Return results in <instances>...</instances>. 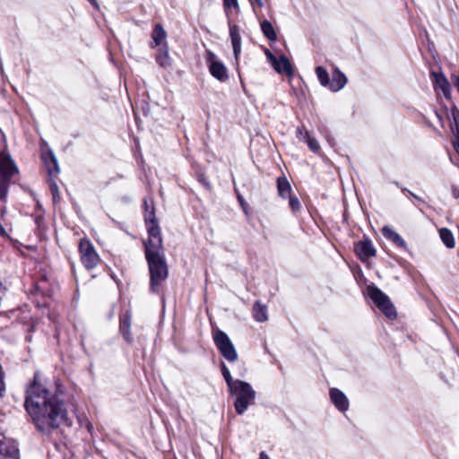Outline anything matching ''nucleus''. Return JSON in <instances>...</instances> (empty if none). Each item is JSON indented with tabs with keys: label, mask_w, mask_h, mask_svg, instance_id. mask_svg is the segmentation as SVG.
Here are the masks:
<instances>
[{
	"label": "nucleus",
	"mask_w": 459,
	"mask_h": 459,
	"mask_svg": "<svg viewBox=\"0 0 459 459\" xmlns=\"http://www.w3.org/2000/svg\"><path fill=\"white\" fill-rule=\"evenodd\" d=\"M24 407L37 429L47 434L58 429L68 418L60 394L40 383L37 375L27 388Z\"/></svg>",
	"instance_id": "nucleus-1"
},
{
	"label": "nucleus",
	"mask_w": 459,
	"mask_h": 459,
	"mask_svg": "<svg viewBox=\"0 0 459 459\" xmlns=\"http://www.w3.org/2000/svg\"><path fill=\"white\" fill-rule=\"evenodd\" d=\"M145 255L151 275V290L159 292V287L169 275L168 265L164 257L160 230L152 228L150 239L145 243Z\"/></svg>",
	"instance_id": "nucleus-2"
},
{
	"label": "nucleus",
	"mask_w": 459,
	"mask_h": 459,
	"mask_svg": "<svg viewBox=\"0 0 459 459\" xmlns=\"http://www.w3.org/2000/svg\"><path fill=\"white\" fill-rule=\"evenodd\" d=\"M230 393L235 397L234 407L238 414H243L255 398V391L251 385L242 380H236L230 388Z\"/></svg>",
	"instance_id": "nucleus-3"
},
{
	"label": "nucleus",
	"mask_w": 459,
	"mask_h": 459,
	"mask_svg": "<svg viewBox=\"0 0 459 459\" xmlns=\"http://www.w3.org/2000/svg\"><path fill=\"white\" fill-rule=\"evenodd\" d=\"M17 172V167L11 157L5 153H0V200L5 198L10 179Z\"/></svg>",
	"instance_id": "nucleus-4"
},
{
	"label": "nucleus",
	"mask_w": 459,
	"mask_h": 459,
	"mask_svg": "<svg viewBox=\"0 0 459 459\" xmlns=\"http://www.w3.org/2000/svg\"><path fill=\"white\" fill-rule=\"evenodd\" d=\"M368 297L374 301L377 307L390 319L396 317L395 307L390 299L377 287L368 286Z\"/></svg>",
	"instance_id": "nucleus-5"
},
{
	"label": "nucleus",
	"mask_w": 459,
	"mask_h": 459,
	"mask_svg": "<svg viewBox=\"0 0 459 459\" xmlns=\"http://www.w3.org/2000/svg\"><path fill=\"white\" fill-rule=\"evenodd\" d=\"M212 337L216 347L227 360L233 362L238 359L235 347L226 333L216 329L212 333Z\"/></svg>",
	"instance_id": "nucleus-6"
},
{
	"label": "nucleus",
	"mask_w": 459,
	"mask_h": 459,
	"mask_svg": "<svg viewBox=\"0 0 459 459\" xmlns=\"http://www.w3.org/2000/svg\"><path fill=\"white\" fill-rule=\"evenodd\" d=\"M79 253L82 264L88 269H93L100 262V255L96 252L92 243L82 238L79 244Z\"/></svg>",
	"instance_id": "nucleus-7"
},
{
	"label": "nucleus",
	"mask_w": 459,
	"mask_h": 459,
	"mask_svg": "<svg viewBox=\"0 0 459 459\" xmlns=\"http://www.w3.org/2000/svg\"><path fill=\"white\" fill-rule=\"evenodd\" d=\"M208 63L210 74L221 82H225L229 79L228 70L224 64L219 60L217 56L211 50L206 51L205 56Z\"/></svg>",
	"instance_id": "nucleus-8"
},
{
	"label": "nucleus",
	"mask_w": 459,
	"mask_h": 459,
	"mask_svg": "<svg viewBox=\"0 0 459 459\" xmlns=\"http://www.w3.org/2000/svg\"><path fill=\"white\" fill-rule=\"evenodd\" d=\"M264 54L277 73L285 74L288 76L293 75V68L288 57H286L284 55H281L279 58H277L269 49H265Z\"/></svg>",
	"instance_id": "nucleus-9"
},
{
	"label": "nucleus",
	"mask_w": 459,
	"mask_h": 459,
	"mask_svg": "<svg viewBox=\"0 0 459 459\" xmlns=\"http://www.w3.org/2000/svg\"><path fill=\"white\" fill-rule=\"evenodd\" d=\"M354 249L361 261H366L376 255V248L369 238H364L363 240L356 243Z\"/></svg>",
	"instance_id": "nucleus-10"
},
{
	"label": "nucleus",
	"mask_w": 459,
	"mask_h": 459,
	"mask_svg": "<svg viewBox=\"0 0 459 459\" xmlns=\"http://www.w3.org/2000/svg\"><path fill=\"white\" fill-rule=\"evenodd\" d=\"M0 459H20L16 445L11 441L0 440Z\"/></svg>",
	"instance_id": "nucleus-11"
},
{
	"label": "nucleus",
	"mask_w": 459,
	"mask_h": 459,
	"mask_svg": "<svg viewBox=\"0 0 459 459\" xmlns=\"http://www.w3.org/2000/svg\"><path fill=\"white\" fill-rule=\"evenodd\" d=\"M434 77L435 89L440 90L446 99L451 97V86L446 77L442 74L431 73Z\"/></svg>",
	"instance_id": "nucleus-12"
},
{
	"label": "nucleus",
	"mask_w": 459,
	"mask_h": 459,
	"mask_svg": "<svg viewBox=\"0 0 459 459\" xmlns=\"http://www.w3.org/2000/svg\"><path fill=\"white\" fill-rule=\"evenodd\" d=\"M330 398L338 410L345 411L349 408V401L346 395L337 388L330 390Z\"/></svg>",
	"instance_id": "nucleus-13"
},
{
	"label": "nucleus",
	"mask_w": 459,
	"mask_h": 459,
	"mask_svg": "<svg viewBox=\"0 0 459 459\" xmlns=\"http://www.w3.org/2000/svg\"><path fill=\"white\" fill-rule=\"evenodd\" d=\"M230 36L231 39L234 56L236 59H238V56L241 53V36L239 27L238 25L230 26Z\"/></svg>",
	"instance_id": "nucleus-14"
},
{
	"label": "nucleus",
	"mask_w": 459,
	"mask_h": 459,
	"mask_svg": "<svg viewBox=\"0 0 459 459\" xmlns=\"http://www.w3.org/2000/svg\"><path fill=\"white\" fill-rule=\"evenodd\" d=\"M347 83V78L338 68L334 69L333 73V80L330 83V89L333 91H338L342 89Z\"/></svg>",
	"instance_id": "nucleus-15"
},
{
	"label": "nucleus",
	"mask_w": 459,
	"mask_h": 459,
	"mask_svg": "<svg viewBox=\"0 0 459 459\" xmlns=\"http://www.w3.org/2000/svg\"><path fill=\"white\" fill-rule=\"evenodd\" d=\"M451 117L453 120L452 130L455 138L454 147L459 154V109L456 107L451 108Z\"/></svg>",
	"instance_id": "nucleus-16"
},
{
	"label": "nucleus",
	"mask_w": 459,
	"mask_h": 459,
	"mask_svg": "<svg viewBox=\"0 0 459 459\" xmlns=\"http://www.w3.org/2000/svg\"><path fill=\"white\" fill-rule=\"evenodd\" d=\"M382 232H383V235H384L385 238H386L387 239L391 240L396 246H398V247H400L402 248H406L407 247V244L403 239V238L396 231L392 230L388 226H385L382 229Z\"/></svg>",
	"instance_id": "nucleus-17"
},
{
	"label": "nucleus",
	"mask_w": 459,
	"mask_h": 459,
	"mask_svg": "<svg viewBox=\"0 0 459 459\" xmlns=\"http://www.w3.org/2000/svg\"><path fill=\"white\" fill-rule=\"evenodd\" d=\"M144 206H145V215H144V220H145V223L147 225V229H148V233L150 234V230L152 228H157L160 230L159 226H158V222H157V220H156V217H155V213H154V207L152 204H149L147 201L144 202Z\"/></svg>",
	"instance_id": "nucleus-18"
},
{
	"label": "nucleus",
	"mask_w": 459,
	"mask_h": 459,
	"mask_svg": "<svg viewBox=\"0 0 459 459\" xmlns=\"http://www.w3.org/2000/svg\"><path fill=\"white\" fill-rule=\"evenodd\" d=\"M131 327V316L126 313L120 317V331L124 335L126 341L129 343L133 342L132 333L130 332Z\"/></svg>",
	"instance_id": "nucleus-19"
},
{
	"label": "nucleus",
	"mask_w": 459,
	"mask_h": 459,
	"mask_svg": "<svg viewBox=\"0 0 459 459\" xmlns=\"http://www.w3.org/2000/svg\"><path fill=\"white\" fill-rule=\"evenodd\" d=\"M253 316L257 322H265L268 319L267 307L261 302L257 301L253 307Z\"/></svg>",
	"instance_id": "nucleus-20"
},
{
	"label": "nucleus",
	"mask_w": 459,
	"mask_h": 459,
	"mask_svg": "<svg viewBox=\"0 0 459 459\" xmlns=\"http://www.w3.org/2000/svg\"><path fill=\"white\" fill-rule=\"evenodd\" d=\"M277 189H278V193H279V195L282 198H288L289 196H290V193H291V186H290V182L287 180L286 178L282 177V178H278L277 179Z\"/></svg>",
	"instance_id": "nucleus-21"
},
{
	"label": "nucleus",
	"mask_w": 459,
	"mask_h": 459,
	"mask_svg": "<svg viewBox=\"0 0 459 459\" xmlns=\"http://www.w3.org/2000/svg\"><path fill=\"white\" fill-rule=\"evenodd\" d=\"M261 30L264 37L270 41H275L277 39L276 31L273 26V24L264 20L261 22Z\"/></svg>",
	"instance_id": "nucleus-22"
},
{
	"label": "nucleus",
	"mask_w": 459,
	"mask_h": 459,
	"mask_svg": "<svg viewBox=\"0 0 459 459\" xmlns=\"http://www.w3.org/2000/svg\"><path fill=\"white\" fill-rule=\"evenodd\" d=\"M167 33L160 24H157L152 31V40L154 46H159L166 39Z\"/></svg>",
	"instance_id": "nucleus-23"
},
{
	"label": "nucleus",
	"mask_w": 459,
	"mask_h": 459,
	"mask_svg": "<svg viewBox=\"0 0 459 459\" xmlns=\"http://www.w3.org/2000/svg\"><path fill=\"white\" fill-rule=\"evenodd\" d=\"M439 235H440V238H441L443 243L448 248H452V247H455V242L454 235L452 234V232L448 229H446V228L441 229L439 230Z\"/></svg>",
	"instance_id": "nucleus-24"
},
{
	"label": "nucleus",
	"mask_w": 459,
	"mask_h": 459,
	"mask_svg": "<svg viewBox=\"0 0 459 459\" xmlns=\"http://www.w3.org/2000/svg\"><path fill=\"white\" fill-rule=\"evenodd\" d=\"M157 62L162 67L170 65V57L169 56L168 48H161L157 56Z\"/></svg>",
	"instance_id": "nucleus-25"
},
{
	"label": "nucleus",
	"mask_w": 459,
	"mask_h": 459,
	"mask_svg": "<svg viewBox=\"0 0 459 459\" xmlns=\"http://www.w3.org/2000/svg\"><path fill=\"white\" fill-rule=\"evenodd\" d=\"M316 76H317L320 83L323 86H326L330 83L328 73L325 68H323L322 66L316 67Z\"/></svg>",
	"instance_id": "nucleus-26"
},
{
	"label": "nucleus",
	"mask_w": 459,
	"mask_h": 459,
	"mask_svg": "<svg viewBox=\"0 0 459 459\" xmlns=\"http://www.w3.org/2000/svg\"><path fill=\"white\" fill-rule=\"evenodd\" d=\"M304 142L307 143L312 152H317L319 151L320 145L318 142L315 138H312L307 132H305Z\"/></svg>",
	"instance_id": "nucleus-27"
},
{
	"label": "nucleus",
	"mask_w": 459,
	"mask_h": 459,
	"mask_svg": "<svg viewBox=\"0 0 459 459\" xmlns=\"http://www.w3.org/2000/svg\"><path fill=\"white\" fill-rule=\"evenodd\" d=\"M221 372H222L225 381L230 388L231 385H233V384H235L236 380H234L232 378L229 368L226 367V365L224 363H222V365H221Z\"/></svg>",
	"instance_id": "nucleus-28"
},
{
	"label": "nucleus",
	"mask_w": 459,
	"mask_h": 459,
	"mask_svg": "<svg viewBox=\"0 0 459 459\" xmlns=\"http://www.w3.org/2000/svg\"><path fill=\"white\" fill-rule=\"evenodd\" d=\"M289 205L291 208L292 211L296 212L299 211L301 207V204L298 197L296 196H289Z\"/></svg>",
	"instance_id": "nucleus-29"
},
{
	"label": "nucleus",
	"mask_w": 459,
	"mask_h": 459,
	"mask_svg": "<svg viewBox=\"0 0 459 459\" xmlns=\"http://www.w3.org/2000/svg\"><path fill=\"white\" fill-rule=\"evenodd\" d=\"M50 161L53 163L54 167H53V169H49V173L50 174L58 173L59 169L57 166V161H56V159L53 155L50 157Z\"/></svg>",
	"instance_id": "nucleus-30"
},
{
	"label": "nucleus",
	"mask_w": 459,
	"mask_h": 459,
	"mask_svg": "<svg viewBox=\"0 0 459 459\" xmlns=\"http://www.w3.org/2000/svg\"><path fill=\"white\" fill-rule=\"evenodd\" d=\"M223 4L226 8L238 7L237 0H223Z\"/></svg>",
	"instance_id": "nucleus-31"
},
{
	"label": "nucleus",
	"mask_w": 459,
	"mask_h": 459,
	"mask_svg": "<svg viewBox=\"0 0 459 459\" xmlns=\"http://www.w3.org/2000/svg\"><path fill=\"white\" fill-rule=\"evenodd\" d=\"M305 132H307L304 127H299L297 129V136L299 140L304 141Z\"/></svg>",
	"instance_id": "nucleus-32"
},
{
	"label": "nucleus",
	"mask_w": 459,
	"mask_h": 459,
	"mask_svg": "<svg viewBox=\"0 0 459 459\" xmlns=\"http://www.w3.org/2000/svg\"><path fill=\"white\" fill-rule=\"evenodd\" d=\"M51 191H52V194H53V197L56 200L57 195H58V194H59L58 187H57L56 184H52L51 185Z\"/></svg>",
	"instance_id": "nucleus-33"
},
{
	"label": "nucleus",
	"mask_w": 459,
	"mask_h": 459,
	"mask_svg": "<svg viewBox=\"0 0 459 459\" xmlns=\"http://www.w3.org/2000/svg\"><path fill=\"white\" fill-rule=\"evenodd\" d=\"M259 459H271V458L264 452H261Z\"/></svg>",
	"instance_id": "nucleus-34"
},
{
	"label": "nucleus",
	"mask_w": 459,
	"mask_h": 459,
	"mask_svg": "<svg viewBox=\"0 0 459 459\" xmlns=\"http://www.w3.org/2000/svg\"><path fill=\"white\" fill-rule=\"evenodd\" d=\"M257 4L259 7H262L264 5L262 0H255V3H253V5Z\"/></svg>",
	"instance_id": "nucleus-35"
},
{
	"label": "nucleus",
	"mask_w": 459,
	"mask_h": 459,
	"mask_svg": "<svg viewBox=\"0 0 459 459\" xmlns=\"http://www.w3.org/2000/svg\"><path fill=\"white\" fill-rule=\"evenodd\" d=\"M453 194L455 198H459V188H455Z\"/></svg>",
	"instance_id": "nucleus-36"
},
{
	"label": "nucleus",
	"mask_w": 459,
	"mask_h": 459,
	"mask_svg": "<svg viewBox=\"0 0 459 459\" xmlns=\"http://www.w3.org/2000/svg\"><path fill=\"white\" fill-rule=\"evenodd\" d=\"M87 429H89V431H91V430L92 426H91V423H88V425H87Z\"/></svg>",
	"instance_id": "nucleus-37"
}]
</instances>
